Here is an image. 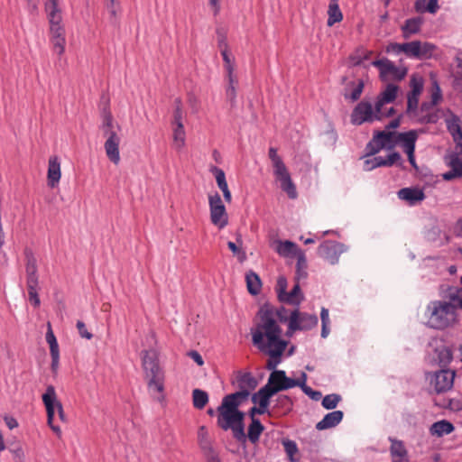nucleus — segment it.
Wrapping results in <instances>:
<instances>
[{
	"instance_id": "nucleus-1",
	"label": "nucleus",
	"mask_w": 462,
	"mask_h": 462,
	"mask_svg": "<svg viewBox=\"0 0 462 462\" xmlns=\"http://www.w3.org/2000/svg\"><path fill=\"white\" fill-rule=\"evenodd\" d=\"M236 383L238 391L224 396L221 404L217 408V426L223 430H231L235 439L240 443H245V413L239 410V407L248 400L252 391L258 386V380L250 372H238Z\"/></svg>"
},
{
	"instance_id": "nucleus-2",
	"label": "nucleus",
	"mask_w": 462,
	"mask_h": 462,
	"mask_svg": "<svg viewBox=\"0 0 462 462\" xmlns=\"http://www.w3.org/2000/svg\"><path fill=\"white\" fill-rule=\"evenodd\" d=\"M251 335L253 345L269 356L265 368L271 373L279 371L276 367L282 362L289 342L282 337V328L278 321L273 319L272 310L267 305L255 315Z\"/></svg>"
},
{
	"instance_id": "nucleus-3",
	"label": "nucleus",
	"mask_w": 462,
	"mask_h": 462,
	"mask_svg": "<svg viewBox=\"0 0 462 462\" xmlns=\"http://www.w3.org/2000/svg\"><path fill=\"white\" fill-rule=\"evenodd\" d=\"M449 301L432 300L427 307L429 313L428 326L438 330H444L458 323L457 310L460 309L458 300L448 298Z\"/></svg>"
},
{
	"instance_id": "nucleus-4",
	"label": "nucleus",
	"mask_w": 462,
	"mask_h": 462,
	"mask_svg": "<svg viewBox=\"0 0 462 462\" xmlns=\"http://www.w3.org/2000/svg\"><path fill=\"white\" fill-rule=\"evenodd\" d=\"M416 133V130H410L404 133L374 130L373 133V138L365 145V156L375 155L383 149L391 151L394 149L398 143H401L403 147Z\"/></svg>"
},
{
	"instance_id": "nucleus-5",
	"label": "nucleus",
	"mask_w": 462,
	"mask_h": 462,
	"mask_svg": "<svg viewBox=\"0 0 462 462\" xmlns=\"http://www.w3.org/2000/svg\"><path fill=\"white\" fill-rule=\"evenodd\" d=\"M141 358L148 389L161 393L157 400L159 402L163 401L165 375L162 367L160 365L157 352L153 349L143 350L141 352Z\"/></svg>"
},
{
	"instance_id": "nucleus-6",
	"label": "nucleus",
	"mask_w": 462,
	"mask_h": 462,
	"mask_svg": "<svg viewBox=\"0 0 462 462\" xmlns=\"http://www.w3.org/2000/svg\"><path fill=\"white\" fill-rule=\"evenodd\" d=\"M42 402L47 411V422L51 429L57 434H60L59 426L53 424L55 410H58L59 417L61 421H66L62 404L57 400L55 388L53 385H48L46 392L42 394Z\"/></svg>"
},
{
	"instance_id": "nucleus-7",
	"label": "nucleus",
	"mask_w": 462,
	"mask_h": 462,
	"mask_svg": "<svg viewBox=\"0 0 462 462\" xmlns=\"http://www.w3.org/2000/svg\"><path fill=\"white\" fill-rule=\"evenodd\" d=\"M456 376V370L450 368H439L435 372L426 373V378L430 381V384L433 386L434 393L437 394L450 391L454 386Z\"/></svg>"
},
{
	"instance_id": "nucleus-8",
	"label": "nucleus",
	"mask_w": 462,
	"mask_h": 462,
	"mask_svg": "<svg viewBox=\"0 0 462 462\" xmlns=\"http://www.w3.org/2000/svg\"><path fill=\"white\" fill-rule=\"evenodd\" d=\"M211 223L219 229L228 224V215L220 195L216 192L208 197Z\"/></svg>"
},
{
	"instance_id": "nucleus-9",
	"label": "nucleus",
	"mask_w": 462,
	"mask_h": 462,
	"mask_svg": "<svg viewBox=\"0 0 462 462\" xmlns=\"http://www.w3.org/2000/svg\"><path fill=\"white\" fill-rule=\"evenodd\" d=\"M371 65L379 69V70H380L379 77L382 81L387 80L386 76L388 74H392L393 79L394 80L401 81L406 77V75L408 73L407 67L399 68V67L395 66L394 63L393 61H391L390 60H388L387 58H383L381 60H375L371 62Z\"/></svg>"
},
{
	"instance_id": "nucleus-10",
	"label": "nucleus",
	"mask_w": 462,
	"mask_h": 462,
	"mask_svg": "<svg viewBox=\"0 0 462 462\" xmlns=\"http://www.w3.org/2000/svg\"><path fill=\"white\" fill-rule=\"evenodd\" d=\"M319 322L316 314H309L300 312L299 309H295L290 315V328L291 330H310L317 327Z\"/></svg>"
},
{
	"instance_id": "nucleus-11",
	"label": "nucleus",
	"mask_w": 462,
	"mask_h": 462,
	"mask_svg": "<svg viewBox=\"0 0 462 462\" xmlns=\"http://www.w3.org/2000/svg\"><path fill=\"white\" fill-rule=\"evenodd\" d=\"M345 250L346 247L343 244L333 240H326L319 245L317 253L319 257L328 261L331 264H335Z\"/></svg>"
},
{
	"instance_id": "nucleus-12",
	"label": "nucleus",
	"mask_w": 462,
	"mask_h": 462,
	"mask_svg": "<svg viewBox=\"0 0 462 462\" xmlns=\"http://www.w3.org/2000/svg\"><path fill=\"white\" fill-rule=\"evenodd\" d=\"M104 136L107 139L105 142L104 148L107 158L115 164L120 162L119 144L120 137L114 129L101 128Z\"/></svg>"
},
{
	"instance_id": "nucleus-13",
	"label": "nucleus",
	"mask_w": 462,
	"mask_h": 462,
	"mask_svg": "<svg viewBox=\"0 0 462 462\" xmlns=\"http://www.w3.org/2000/svg\"><path fill=\"white\" fill-rule=\"evenodd\" d=\"M340 84L344 86L341 94L346 100L356 102L360 99L365 88L364 79L348 80V77L345 75L341 77Z\"/></svg>"
},
{
	"instance_id": "nucleus-14",
	"label": "nucleus",
	"mask_w": 462,
	"mask_h": 462,
	"mask_svg": "<svg viewBox=\"0 0 462 462\" xmlns=\"http://www.w3.org/2000/svg\"><path fill=\"white\" fill-rule=\"evenodd\" d=\"M373 117L375 116H372V104L368 101L363 100L352 110L350 121L354 125H361L365 122H374Z\"/></svg>"
},
{
	"instance_id": "nucleus-15",
	"label": "nucleus",
	"mask_w": 462,
	"mask_h": 462,
	"mask_svg": "<svg viewBox=\"0 0 462 462\" xmlns=\"http://www.w3.org/2000/svg\"><path fill=\"white\" fill-rule=\"evenodd\" d=\"M398 163L399 166L402 165V156L398 152H393L387 155L386 158L376 156L372 159L365 161V170L372 171L378 167H392Z\"/></svg>"
},
{
	"instance_id": "nucleus-16",
	"label": "nucleus",
	"mask_w": 462,
	"mask_h": 462,
	"mask_svg": "<svg viewBox=\"0 0 462 462\" xmlns=\"http://www.w3.org/2000/svg\"><path fill=\"white\" fill-rule=\"evenodd\" d=\"M452 360V347L445 345L443 342L437 344L433 349L431 364L439 365V368H448V365Z\"/></svg>"
},
{
	"instance_id": "nucleus-17",
	"label": "nucleus",
	"mask_w": 462,
	"mask_h": 462,
	"mask_svg": "<svg viewBox=\"0 0 462 462\" xmlns=\"http://www.w3.org/2000/svg\"><path fill=\"white\" fill-rule=\"evenodd\" d=\"M273 174L277 181L280 182V187L282 191L286 192L290 199H296L298 196L296 186L293 183L290 172L286 165L282 167L280 170L276 169L273 171Z\"/></svg>"
},
{
	"instance_id": "nucleus-18",
	"label": "nucleus",
	"mask_w": 462,
	"mask_h": 462,
	"mask_svg": "<svg viewBox=\"0 0 462 462\" xmlns=\"http://www.w3.org/2000/svg\"><path fill=\"white\" fill-rule=\"evenodd\" d=\"M23 254L25 258L26 284H39L36 257L29 247H25Z\"/></svg>"
},
{
	"instance_id": "nucleus-19",
	"label": "nucleus",
	"mask_w": 462,
	"mask_h": 462,
	"mask_svg": "<svg viewBox=\"0 0 462 462\" xmlns=\"http://www.w3.org/2000/svg\"><path fill=\"white\" fill-rule=\"evenodd\" d=\"M60 162L58 156H51L48 162L47 184L54 189L58 186L60 180Z\"/></svg>"
},
{
	"instance_id": "nucleus-20",
	"label": "nucleus",
	"mask_w": 462,
	"mask_h": 462,
	"mask_svg": "<svg viewBox=\"0 0 462 462\" xmlns=\"http://www.w3.org/2000/svg\"><path fill=\"white\" fill-rule=\"evenodd\" d=\"M400 199L406 201L409 205L414 206L425 199V194L419 188H402L398 191Z\"/></svg>"
},
{
	"instance_id": "nucleus-21",
	"label": "nucleus",
	"mask_w": 462,
	"mask_h": 462,
	"mask_svg": "<svg viewBox=\"0 0 462 462\" xmlns=\"http://www.w3.org/2000/svg\"><path fill=\"white\" fill-rule=\"evenodd\" d=\"M274 402V405L272 410H270L272 411V416H286L292 411L293 402L290 396L280 394Z\"/></svg>"
},
{
	"instance_id": "nucleus-22",
	"label": "nucleus",
	"mask_w": 462,
	"mask_h": 462,
	"mask_svg": "<svg viewBox=\"0 0 462 462\" xmlns=\"http://www.w3.org/2000/svg\"><path fill=\"white\" fill-rule=\"evenodd\" d=\"M391 442L390 454L393 462H409L408 451L402 440L389 437Z\"/></svg>"
},
{
	"instance_id": "nucleus-23",
	"label": "nucleus",
	"mask_w": 462,
	"mask_h": 462,
	"mask_svg": "<svg viewBox=\"0 0 462 462\" xmlns=\"http://www.w3.org/2000/svg\"><path fill=\"white\" fill-rule=\"evenodd\" d=\"M423 23L424 18L422 16L407 19L401 27L402 37L409 39L411 35L419 33Z\"/></svg>"
},
{
	"instance_id": "nucleus-24",
	"label": "nucleus",
	"mask_w": 462,
	"mask_h": 462,
	"mask_svg": "<svg viewBox=\"0 0 462 462\" xmlns=\"http://www.w3.org/2000/svg\"><path fill=\"white\" fill-rule=\"evenodd\" d=\"M343 417L344 412L342 411H333L328 412L316 424V429L318 430H325L334 428L342 421Z\"/></svg>"
},
{
	"instance_id": "nucleus-25",
	"label": "nucleus",
	"mask_w": 462,
	"mask_h": 462,
	"mask_svg": "<svg viewBox=\"0 0 462 462\" xmlns=\"http://www.w3.org/2000/svg\"><path fill=\"white\" fill-rule=\"evenodd\" d=\"M275 243L277 244L275 251L282 257H293L302 251L296 243L290 240H276Z\"/></svg>"
},
{
	"instance_id": "nucleus-26",
	"label": "nucleus",
	"mask_w": 462,
	"mask_h": 462,
	"mask_svg": "<svg viewBox=\"0 0 462 462\" xmlns=\"http://www.w3.org/2000/svg\"><path fill=\"white\" fill-rule=\"evenodd\" d=\"M284 377L285 371L283 370L272 372L265 385L276 395L280 392H283Z\"/></svg>"
},
{
	"instance_id": "nucleus-27",
	"label": "nucleus",
	"mask_w": 462,
	"mask_h": 462,
	"mask_svg": "<svg viewBox=\"0 0 462 462\" xmlns=\"http://www.w3.org/2000/svg\"><path fill=\"white\" fill-rule=\"evenodd\" d=\"M455 430V426L453 423L447 420H440L434 422L430 427V433L431 436L442 437L444 435H448Z\"/></svg>"
},
{
	"instance_id": "nucleus-28",
	"label": "nucleus",
	"mask_w": 462,
	"mask_h": 462,
	"mask_svg": "<svg viewBox=\"0 0 462 462\" xmlns=\"http://www.w3.org/2000/svg\"><path fill=\"white\" fill-rule=\"evenodd\" d=\"M245 282L247 291L251 295L255 296L260 293L263 283L260 276L255 272L249 270L245 273Z\"/></svg>"
},
{
	"instance_id": "nucleus-29",
	"label": "nucleus",
	"mask_w": 462,
	"mask_h": 462,
	"mask_svg": "<svg viewBox=\"0 0 462 462\" xmlns=\"http://www.w3.org/2000/svg\"><path fill=\"white\" fill-rule=\"evenodd\" d=\"M282 303H287L290 305L299 306L304 300V295L301 291L299 281L293 285L290 292H286V295L282 298Z\"/></svg>"
},
{
	"instance_id": "nucleus-30",
	"label": "nucleus",
	"mask_w": 462,
	"mask_h": 462,
	"mask_svg": "<svg viewBox=\"0 0 462 462\" xmlns=\"http://www.w3.org/2000/svg\"><path fill=\"white\" fill-rule=\"evenodd\" d=\"M439 9L438 0H416L414 3V10L416 13H429L435 14Z\"/></svg>"
},
{
	"instance_id": "nucleus-31",
	"label": "nucleus",
	"mask_w": 462,
	"mask_h": 462,
	"mask_svg": "<svg viewBox=\"0 0 462 462\" xmlns=\"http://www.w3.org/2000/svg\"><path fill=\"white\" fill-rule=\"evenodd\" d=\"M328 18L327 24L332 26L337 23H339L343 19V14L339 8L337 0H330L328 10Z\"/></svg>"
},
{
	"instance_id": "nucleus-32",
	"label": "nucleus",
	"mask_w": 462,
	"mask_h": 462,
	"mask_svg": "<svg viewBox=\"0 0 462 462\" xmlns=\"http://www.w3.org/2000/svg\"><path fill=\"white\" fill-rule=\"evenodd\" d=\"M264 430V426L260 420H254L247 429L246 439H248L251 443L255 444L259 441L260 436Z\"/></svg>"
},
{
	"instance_id": "nucleus-33",
	"label": "nucleus",
	"mask_w": 462,
	"mask_h": 462,
	"mask_svg": "<svg viewBox=\"0 0 462 462\" xmlns=\"http://www.w3.org/2000/svg\"><path fill=\"white\" fill-rule=\"evenodd\" d=\"M267 305L269 309H271L272 310V317L273 319H275V316L277 317V319L279 322L281 323H285L287 322L288 320H290V316L288 317L287 313H288V310L283 307V306H281L279 307L278 309H275L273 307V304H271L269 301H265L264 303H263L258 311L256 312V315L260 312V310L265 306Z\"/></svg>"
},
{
	"instance_id": "nucleus-34",
	"label": "nucleus",
	"mask_w": 462,
	"mask_h": 462,
	"mask_svg": "<svg viewBox=\"0 0 462 462\" xmlns=\"http://www.w3.org/2000/svg\"><path fill=\"white\" fill-rule=\"evenodd\" d=\"M418 139V134L416 133L411 139L406 143V144L402 147L404 152L408 156V161L411 164V166L418 171L419 167L417 165L416 160H415V147H416V142Z\"/></svg>"
},
{
	"instance_id": "nucleus-35",
	"label": "nucleus",
	"mask_w": 462,
	"mask_h": 462,
	"mask_svg": "<svg viewBox=\"0 0 462 462\" xmlns=\"http://www.w3.org/2000/svg\"><path fill=\"white\" fill-rule=\"evenodd\" d=\"M399 91V87L395 84H387L385 89L378 95V98L385 104H390L395 101Z\"/></svg>"
},
{
	"instance_id": "nucleus-36",
	"label": "nucleus",
	"mask_w": 462,
	"mask_h": 462,
	"mask_svg": "<svg viewBox=\"0 0 462 462\" xmlns=\"http://www.w3.org/2000/svg\"><path fill=\"white\" fill-rule=\"evenodd\" d=\"M297 257V263H296V273H295V280L300 281V279H306L308 277L307 268H308V263L307 258L305 256V253L301 251Z\"/></svg>"
},
{
	"instance_id": "nucleus-37",
	"label": "nucleus",
	"mask_w": 462,
	"mask_h": 462,
	"mask_svg": "<svg viewBox=\"0 0 462 462\" xmlns=\"http://www.w3.org/2000/svg\"><path fill=\"white\" fill-rule=\"evenodd\" d=\"M193 406L198 410H202L208 402V394L201 389H194L192 391Z\"/></svg>"
},
{
	"instance_id": "nucleus-38",
	"label": "nucleus",
	"mask_w": 462,
	"mask_h": 462,
	"mask_svg": "<svg viewBox=\"0 0 462 462\" xmlns=\"http://www.w3.org/2000/svg\"><path fill=\"white\" fill-rule=\"evenodd\" d=\"M275 394L267 387L263 385L257 391V397H259V406L263 410H269L271 399Z\"/></svg>"
},
{
	"instance_id": "nucleus-39",
	"label": "nucleus",
	"mask_w": 462,
	"mask_h": 462,
	"mask_svg": "<svg viewBox=\"0 0 462 462\" xmlns=\"http://www.w3.org/2000/svg\"><path fill=\"white\" fill-rule=\"evenodd\" d=\"M437 50V46L429 42H420L419 47L418 60H428L433 56L434 51Z\"/></svg>"
},
{
	"instance_id": "nucleus-40",
	"label": "nucleus",
	"mask_w": 462,
	"mask_h": 462,
	"mask_svg": "<svg viewBox=\"0 0 462 462\" xmlns=\"http://www.w3.org/2000/svg\"><path fill=\"white\" fill-rule=\"evenodd\" d=\"M282 445L283 446L284 451L291 462H295L298 459H295L294 457L299 453V448L294 440L290 439H282Z\"/></svg>"
},
{
	"instance_id": "nucleus-41",
	"label": "nucleus",
	"mask_w": 462,
	"mask_h": 462,
	"mask_svg": "<svg viewBox=\"0 0 462 462\" xmlns=\"http://www.w3.org/2000/svg\"><path fill=\"white\" fill-rule=\"evenodd\" d=\"M341 395L338 393H330L322 398L321 405L326 410H333L341 402Z\"/></svg>"
},
{
	"instance_id": "nucleus-42",
	"label": "nucleus",
	"mask_w": 462,
	"mask_h": 462,
	"mask_svg": "<svg viewBox=\"0 0 462 462\" xmlns=\"http://www.w3.org/2000/svg\"><path fill=\"white\" fill-rule=\"evenodd\" d=\"M419 47L420 41L403 42L402 51L407 57L418 60Z\"/></svg>"
},
{
	"instance_id": "nucleus-43",
	"label": "nucleus",
	"mask_w": 462,
	"mask_h": 462,
	"mask_svg": "<svg viewBox=\"0 0 462 462\" xmlns=\"http://www.w3.org/2000/svg\"><path fill=\"white\" fill-rule=\"evenodd\" d=\"M209 171L215 176L217 187L220 189H224L228 187L225 171L222 169L217 166H211Z\"/></svg>"
},
{
	"instance_id": "nucleus-44",
	"label": "nucleus",
	"mask_w": 462,
	"mask_h": 462,
	"mask_svg": "<svg viewBox=\"0 0 462 462\" xmlns=\"http://www.w3.org/2000/svg\"><path fill=\"white\" fill-rule=\"evenodd\" d=\"M237 84V80L235 79L234 76H231V78H228V86L226 89V99L230 102L231 106H235L236 105V85Z\"/></svg>"
},
{
	"instance_id": "nucleus-45",
	"label": "nucleus",
	"mask_w": 462,
	"mask_h": 462,
	"mask_svg": "<svg viewBox=\"0 0 462 462\" xmlns=\"http://www.w3.org/2000/svg\"><path fill=\"white\" fill-rule=\"evenodd\" d=\"M457 68L460 69V70L452 74V87L457 92L462 93V60L459 57H457Z\"/></svg>"
},
{
	"instance_id": "nucleus-46",
	"label": "nucleus",
	"mask_w": 462,
	"mask_h": 462,
	"mask_svg": "<svg viewBox=\"0 0 462 462\" xmlns=\"http://www.w3.org/2000/svg\"><path fill=\"white\" fill-rule=\"evenodd\" d=\"M423 84L424 80L421 77L412 75L410 80L411 90L409 91V93L420 97L423 90Z\"/></svg>"
},
{
	"instance_id": "nucleus-47",
	"label": "nucleus",
	"mask_w": 462,
	"mask_h": 462,
	"mask_svg": "<svg viewBox=\"0 0 462 462\" xmlns=\"http://www.w3.org/2000/svg\"><path fill=\"white\" fill-rule=\"evenodd\" d=\"M173 140L178 148H181L185 143V130L183 124L173 125Z\"/></svg>"
},
{
	"instance_id": "nucleus-48",
	"label": "nucleus",
	"mask_w": 462,
	"mask_h": 462,
	"mask_svg": "<svg viewBox=\"0 0 462 462\" xmlns=\"http://www.w3.org/2000/svg\"><path fill=\"white\" fill-rule=\"evenodd\" d=\"M29 295V301L34 308H38L41 305L40 297L38 295L39 284H26Z\"/></svg>"
},
{
	"instance_id": "nucleus-49",
	"label": "nucleus",
	"mask_w": 462,
	"mask_h": 462,
	"mask_svg": "<svg viewBox=\"0 0 462 462\" xmlns=\"http://www.w3.org/2000/svg\"><path fill=\"white\" fill-rule=\"evenodd\" d=\"M446 123H447L448 131L449 132V134L451 135H455L456 133L462 130V127L460 125V123H461L460 118L455 114H452L451 117L449 119L446 120Z\"/></svg>"
},
{
	"instance_id": "nucleus-50",
	"label": "nucleus",
	"mask_w": 462,
	"mask_h": 462,
	"mask_svg": "<svg viewBox=\"0 0 462 462\" xmlns=\"http://www.w3.org/2000/svg\"><path fill=\"white\" fill-rule=\"evenodd\" d=\"M448 165L450 168H454L458 178L462 177V161L457 152H452L449 155V162H448Z\"/></svg>"
},
{
	"instance_id": "nucleus-51",
	"label": "nucleus",
	"mask_w": 462,
	"mask_h": 462,
	"mask_svg": "<svg viewBox=\"0 0 462 462\" xmlns=\"http://www.w3.org/2000/svg\"><path fill=\"white\" fill-rule=\"evenodd\" d=\"M287 286V279L284 276H279L277 279L275 291L277 293V299L280 302L283 300L282 298L286 295Z\"/></svg>"
},
{
	"instance_id": "nucleus-52",
	"label": "nucleus",
	"mask_w": 462,
	"mask_h": 462,
	"mask_svg": "<svg viewBox=\"0 0 462 462\" xmlns=\"http://www.w3.org/2000/svg\"><path fill=\"white\" fill-rule=\"evenodd\" d=\"M373 52L371 51H365L364 55H358L357 51L356 53L350 54L348 60L350 61V67L361 66L365 60L370 59Z\"/></svg>"
},
{
	"instance_id": "nucleus-53",
	"label": "nucleus",
	"mask_w": 462,
	"mask_h": 462,
	"mask_svg": "<svg viewBox=\"0 0 462 462\" xmlns=\"http://www.w3.org/2000/svg\"><path fill=\"white\" fill-rule=\"evenodd\" d=\"M119 5L118 3V0H110L107 4H106V9L110 14V17H109V21H110V23L114 26H117L118 25V22H117V19H116V14H117V5Z\"/></svg>"
},
{
	"instance_id": "nucleus-54",
	"label": "nucleus",
	"mask_w": 462,
	"mask_h": 462,
	"mask_svg": "<svg viewBox=\"0 0 462 462\" xmlns=\"http://www.w3.org/2000/svg\"><path fill=\"white\" fill-rule=\"evenodd\" d=\"M228 249L236 255L240 263L246 260V254L237 243L232 241L227 242Z\"/></svg>"
},
{
	"instance_id": "nucleus-55",
	"label": "nucleus",
	"mask_w": 462,
	"mask_h": 462,
	"mask_svg": "<svg viewBox=\"0 0 462 462\" xmlns=\"http://www.w3.org/2000/svg\"><path fill=\"white\" fill-rule=\"evenodd\" d=\"M268 156L273 162V171L276 169L280 170L282 167L285 166L282 159L278 155L276 148L270 147Z\"/></svg>"
},
{
	"instance_id": "nucleus-56",
	"label": "nucleus",
	"mask_w": 462,
	"mask_h": 462,
	"mask_svg": "<svg viewBox=\"0 0 462 462\" xmlns=\"http://www.w3.org/2000/svg\"><path fill=\"white\" fill-rule=\"evenodd\" d=\"M460 283L462 284V275L460 278ZM448 298L458 300V306L462 310V287H449L448 291Z\"/></svg>"
},
{
	"instance_id": "nucleus-57",
	"label": "nucleus",
	"mask_w": 462,
	"mask_h": 462,
	"mask_svg": "<svg viewBox=\"0 0 462 462\" xmlns=\"http://www.w3.org/2000/svg\"><path fill=\"white\" fill-rule=\"evenodd\" d=\"M174 104H175V109L173 112V119H172L171 124L172 125L183 124L182 123L183 113H182V108H181L182 103H181L180 98H176L174 100Z\"/></svg>"
},
{
	"instance_id": "nucleus-58",
	"label": "nucleus",
	"mask_w": 462,
	"mask_h": 462,
	"mask_svg": "<svg viewBox=\"0 0 462 462\" xmlns=\"http://www.w3.org/2000/svg\"><path fill=\"white\" fill-rule=\"evenodd\" d=\"M220 51H221V55H222L223 60L225 62V69H226V73H227V78H231V76H234L233 75V72H234V63L231 60L229 51H228V50H226V49L222 50Z\"/></svg>"
},
{
	"instance_id": "nucleus-59",
	"label": "nucleus",
	"mask_w": 462,
	"mask_h": 462,
	"mask_svg": "<svg viewBox=\"0 0 462 462\" xmlns=\"http://www.w3.org/2000/svg\"><path fill=\"white\" fill-rule=\"evenodd\" d=\"M60 0H48L44 4V9L47 15L61 13V9L59 6Z\"/></svg>"
},
{
	"instance_id": "nucleus-60",
	"label": "nucleus",
	"mask_w": 462,
	"mask_h": 462,
	"mask_svg": "<svg viewBox=\"0 0 462 462\" xmlns=\"http://www.w3.org/2000/svg\"><path fill=\"white\" fill-rule=\"evenodd\" d=\"M418 104H419V97L408 92L406 113L411 114V113L416 111V109L418 108Z\"/></svg>"
},
{
	"instance_id": "nucleus-61",
	"label": "nucleus",
	"mask_w": 462,
	"mask_h": 462,
	"mask_svg": "<svg viewBox=\"0 0 462 462\" xmlns=\"http://www.w3.org/2000/svg\"><path fill=\"white\" fill-rule=\"evenodd\" d=\"M248 416L251 418V422H254V420H258L255 418V415H263L267 414L268 416L272 417V411L270 410H263L260 406H253L248 410L247 412Z\"/></svg>"
},
{
	"instance_id": "nucleus-62",
	"label": "nucleus",
	"mask_w": 462,
	"mask_h": 462,
	"mask_svg": "<svg viewBox=\"0 0 462 462\" xmlns=\"http://www.w3.org/2000/svg\"><path fill=\"white\" fill-rule=\"evenodd\" d=\"M385 105L384 102H383L378 97L376 98L374 109L372 107V116H374L376 117H373L374 121H381L383 118V113L382 111L383 106Z\"/></svg>"
},
{
	"instance_id": "nucleus-63",
	"label": "nucleus",
	"mask_w": 462,
	"mask_h": 462,
	"mask_svg": "<svg viewBox=\"0 0 462 462\" xmlns=\"http://www.w3.org/2000/svg\"><path fill=\"white\" fill-rule=\"evenodd\" d=\"M216 33H217V46L220 49V51L225 50V49L228 50V44H227V41H226V34L224 32V30L222 28H217L216 30Z\"/></svg>"
},
{
	"instance_id": "nucleus-64",
	"label": "nucleus",
	"mask_w": 462,
	"mask_h": 462,
	"mask_svg": "<svg viewBox=\"0 0 462 462\" xmlns=\"http://www.w3.org/2000/svg\"><path fill=\"white\" fill-rule=\"evenodd\" d=\"M53 44L54 51L61 55L65 51L66 39L65 37L51 38Z\"/></svg>"
}]
</instances>
